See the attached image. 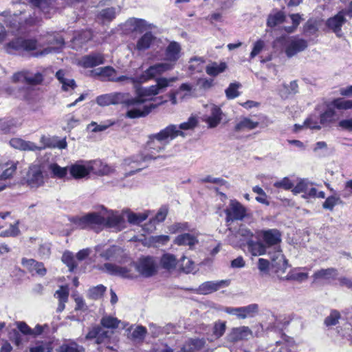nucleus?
I'll use <instances>...</instances> for the list:
<instances>
[{"label": "nucleus", "mask_w": 352, "mask_h": 352, "mask_svg": "<svg viewBox=\"0 0 352 352\" xmlns=\"http://www.w3.org/2000/svg\"><path fill=\"white\" fill-rule=\"evenodd\" d=\"M54 176H88L90 174L104 176L116 173L115 170L100 160H78L69 167H61L57 164H51L48 167Z\"/></svg>", "instance_id": "1"}, {"label": "nucleus", "mask_w": 352, "mask_h": 352, "mask_svg": "<svg viewBox=\"0 0 352 352\" xmlns=\"http://www.w3.org/2000/svg\"><path fill=\"white\" fill-rule=\"evenodd\" d=\"M112 96L113 105L122 104L129 109L126 116L131 119L144 117L156 107L153 104H144L141 97H132L129 93L114 92Z\"/></svg>", "instance_id": "2"}, {"label": "nucleus", "mask_w": 352, "mask_h": 352, "mask_svg": "<svg viewBox=\"0 0 352 352\" xmlns=\"http://www.w3.org/2000/svg\"><path fill=\"white\" fill-rule=\"evenodd\" d=\"M176 133L175 126H167L158 133L150 135L146 143L147 149L152 154L163 151L167 144L175 139Z\"/></svg>", "instance_id": "3"}, {"label": "nucleus", "mask_w": 352, "mask_h": 352, "mask_svg": "<svg viewBox=\"0 0 352 352\" xmlns=\"http://www.w3.org/2000/svg\"><path fill=\"white\" fill-rule=\"evenodd\" d=\"M105 208H102V214L90 212L81 217H75L72 219L74 225L79 229H95L104 225Z\"/></svg>", "instance_id": "4"}, {"label": "nucleus", "mask_w": 352, "mask_h": 352, "mask_svg": "<svg viewBox=\"0 0 352 352\" xmlns=\"http://www.w3.org/2000/svg\"><path fill=\"white\" fill-rule=\"evenodd\" d=\"M37 45V41L35 39L16 37L6 45L5 50L10 54L21 55L25 52L36 50Z\"/></svg>", "instance_id": "5"}, {"label": "nucleus", "mask_w": 352, "mask_h": 352, "mask_svg": "<svg viewBox=\"0 0 352 352\" xmlns=\"http://www.w3.org/2000/svg\"><path fill=\"white\" fill-rule=\"evenodd\" d=\"M133 265L138 273L145 278L153 276L157 269V261L151 256L140 257Z\"/></svg>", "instance_id": "6"}, {"label": "nucleus", "mask_w": 352, "mask_h": 352, "mask_svg": "<svg viewBox=\"0 0 352 352\" xmlns=\"http://www.w3.org/2000/svg\"><path fill=\"white\" fill-rule=\"evenodd\" d=\"M226 221H242L247 217V209L236 199L230 200L229 206L225 210Z\"/></svg>", "instance_id": "7"}, {"label": "nucleus", "mask_w": 352, "mask_h": 352, "mask_svg": "<svg viewBox=\"0 0 352 352\" xmlns=\"http://www.w3.org/2000/svg\"><path fill=\"white\" fill-rule=\"evenodd\" d=\"M173 65L170 63H157L149 66L138 77L140 83H144L147 80L154 78L166 71L171 70Z\"/></svg>", "instance_id": "8"}, {"label": "nucleus", "mask_w": 352, "mask_h": 352, "mask_svg": "<svg viewBox=\"0 0 352 352\" xmlns=\"http://www.w3.org/2000/svg\"><path fill=\"white\" fill-rule=\"evenodd\" d=\"M254 237L253 232L241 226L239 230L234 234L229 236V242L234 247H243L245 245H248Z\"/></svg>", "instance_id": "9"}, {"label": "nucleus", "mask_w": 352, "mask_h": 352, "mask_svg": "<svg viewBox=\"0 0 352 352\" xmlns=\"http://www.w3.org/2000/svg\"><path fill=\"white\" fill-rule=\"evenodd\" d=\"M231 280L229 279L217 281H206L201 283L197 289V293L199 295H208L221 289L230 286Z\"/></svg>", "instance_id": "10"}, {"label": "nucleus", "mask_w": 352, "mask_h": 352, "mask_svg": "<svg viewBox=\"0 0 352 352\" xmlns=\"http://www.w3.org/2000/svg\"><path fill=\"white\" fill-rule=\"evenodd\" d=\"M206 108L207 112L204 116L203 121L208 124L209 128H214L221 122L223 112L220 107L212 104L206 105Z\"/></svg>", "instance_id": "11"}, {"label": "nucleus", "mask_w": 352, "mask_h": 352, "mask_svg": "<svg viewBox=\"0 0 352 352\" xmlns=\"http://www.w3.org/2000/svg\"><path fill=\"white\" fill-rule=\"evenodd\" d=\"M182 48L180 43L176 41H171L166 47L164 52V59L165 63H170L174 67L176 63L182 57Z\"/></svg>", "instance_id": "12"}, {"label": "nucleus", "mask_w": 352, "mask_h": 352, "mask_svg": "<svg viewBox=\"0 0 352 352\" xmlns=\"http://www.w3.org/2000/svg\"><path fill=\"white\" fill-rule=\"evenodd\" d=\"M99 270L109 275L120 276L126 278H133L131 270L111 263H105L99 267Z\"/></svg>", "instance_id": "13"}, {"label": "nucleus", "mask_w": 352, "mask_h": 352, "mask_svg": "<svg viewBox=\"0 0 352 352\" xmlns=\"http://www.w3.org/2000/svg\"><path fill=\"white\" fill-rule=\"evenodd\" d=\"M252 336V331L248 326L233 327L226 336L228 342L236 343L243 340H247Z\"/></svg>", "instance_id": "14"}, {"label": "nucleus", "mask_w": 352, "mask_h": 352, "mask_svg": "<svg viewBox=\"0 0 352 352\" xmlns=\"http://www.w3.org/2000/svg\"><path fill=\"white\" fill-rule=\"evenodd\" d=\"M345 14L346 11L341 10L329 19H327L325 22L326 27L339 37L341 36V28L346 21Z\"/></svg>", "instance_id": "15"}, {"label": "nucleus", "mask_w": 352, "mask_h": 352, "mask_svg": "<svg viewBox=\"0 0 352 352\" xmlns=\"http://www.w3.org/2000/svg\"><path fill=\"white\" fill-rule=\"evenodd\" d=\"M294 195L303 193L302 197L305 199L312 198L316 195V187L307 179H301L292 188Z\"/></svg>", "instance_id": "16"}, {"label": "nucleus", "mask_w": 352, "mask_h": 352, "mask_svg": "<svg viewBox=\"0 0 352 352\" xmlns=\"http://www.w3.org/2000/svg\"><path fill=\"white\" fill-rule=\"evenodd\" d=\"M308 47L307 41L302 38H294L289 42L285 48V54L292 57L296 54L304 51Z\"/></svg>", "instance_id": "17"}, {"label": "nucleus", "mask_w": 352, "mask_h": 352, "mask_svg": "<svg viewBox=\"0 0 352 352\" xmlns=\"http://www.w3.org/2000/svg\"><path fill=\"white\" fill-rule=\"evenodd\" d=\"M125 26L133 32L142 34L151 29V25L146 23L144 19H137V18H131L125 23Z\"/></svg>", "instance_id": "18"}, {"label": "nucleus", "mask_w": 352, "mask_h": 352, "mask_svg": "<svg viewBox=\"0 0 352 352\" xmlns=\"http://www.w3.org/2000/svg\"><path fill=\"white\" fill-rule=\"evenodd\" d=\"M21 264L26 267L30 273L36 272L38 276H43L46 274V268L41 262H38L33 258H22Z\"/></svg>", "instance_id": "19"}, {"label": "nucleus", "mask_w": 352, "mask_h": 352, "mask_svg": "<svg viewBox=\"0 0 352 352\" xmlns=\"http://www.w3.org/2000/svg\"><path fill=\"white\" fill-rule=\"evenodd\" d=\"M199 124V119L195 116H190L186 122H184L179 125L169 124L176 128L175 138L178 136L186 137V133L184 131L193 130Z\"/></svg>", "instance_id": "20"}, {"label": "nucleus", "mask_w": 352, "mask_h": 352, "mask_svg": "<svg viewBox=\"0 0 352 352\" xmlns=\"http://www.w3.org/2000/svg\"><path fill=\"white\" fill-rule=\"evenodd\" d=\"M104 62V58L102 54L93 53L82 56L79 60V65L85 68L93 67Z\"/></svg>", "instance_id": "21"}, {"label": "nucleus", "mask_w": 352, "mask_h": 352, "mask_svg": "<svg viewBox=\"0 0 352 352\" xmlns=\"http://www.w3.org/2000/svg\"><path fill=\"white\" fill-rule=\"evenodd\" d=\"M261 236L267 247L276 245L281 241V234L280 232L276 229L263 230L261 232Z\"/></svg>", "instance_id": "22"}, {"label": "nucleus", "mask_w": 352, "mask_h": 352, "mask_svg": "<svg viewBox=\"0 0 352 352\" xmlns=\"http://www.w3.org/2000/svg\"><path fill=\"white\" fill-rule=\"evenodd\" d=\"M338 276V271L336 268H326L316 271L314 276V282L329 283L336 279Z\"/></svg>", "instance_id": "23"}, {"label": "nucleus", "mask_w": 352, "mask_h": 352, "mask_svg": "<svg viewBox=\"0 0 352 352\" xmlns=\"http://www.w3.org/2000/svg\"><path fill=\"white\" fill-rule=\"evenodd\" d=\"M92 38V32L90 30H83L78 32L74 38L72 39L70 47L75 50H79L82 48L84 44L91 40Z\"/></svg>", "instance_id": "24"}, {"label": "nucleus", "mask_w": 352, "mask_h": 352, "mask_svg": "<svg viewBox=\"0 0 352 352\" xmlns=\"http://www.w3.org/2000/svg\"><path fill=\"white\" fill-rule=\"evenodd\" d=\"M67 76V72L64 69H59L56 73V77L58 82L62 84V89L65 91L74 90L76 86L75 80L69 78Z\"/></svg>", "instance_id": "25"}, {"label": "nucleus", "mask_w": 352, "mask_h": 352, "mask_svg": "<svg viewBox=\"0 0 352 352\" xmlns=\"http://www.w3.org/2000/svg\"><path fill=\"white\" fill-rule=\"evenodd\" d=\"M269 254L271 259V265L276 270H280V269L284 270L287 267V261L279 248H276L274 252H269Z\"/></svg>", "instance_id": "26"}, {"label": "nucleus", "mask_w": 352, "mask_h": 352, "mask_svg": "<svg viewBox=\"0 0 352 352\" xmlns=\"http://www.w3.org/2000/svg\"><path fill=\"white\" fill-rule=\"evenodd\" d=\"M120 7H107L101 9L98 14V19L102 23H110L116 19V15L120 12Z\"/></svg>", "instance_id": "27"}, {"label": "nucleus", "mask_w": 352, "mask_h": 352, "mask_svg": "<svg viewBox=\"0 0 352 352\" xmlns=\"http://www.w3.org/2000/svg\"><path fill=\"white\" fill-rule=\"evenodd\" d=\"M168 214V208L166 206H162L155 217L151 219L148 224L144 225V230L148 232H152L155 229L156 223H159L165 220Z\"/></svg>", "instance_id": "28"}, {"label": "nucleus", "mask_w": 352, "mask_h": 352, "mask_svg": "<svg viewBox=\"0 0 352 352\" xmlns=\"http://www.w3.org/2000/svg\"><path fill=\"white\" fill-rule=\"evenodd\" d=\"M124 223V218L120 216L118 212H111V213L105 217V226L114 228L118 230H121L123 228Z\"/></svg>", "instance_id": "29"}, {"label": "nucleus", "mask_w": 352, "mask_h": 352, "mask_svg": "<svg viewBox=\"0 0 352 352\" xmlns=\"http://www.w3.org/2000/svg\"><path fill=\"white\" fill-rule=\"evenodd\" d=\"M93 72L94 75L99 76L101 80H107L108 82H114L117 74V71L111 66L99 67Z\"/></svg>", "instance_id": "30"}, {"label": "nucleus", "mask_w": 352, "mask_h": 352, "mask_svg": "<svg viewBox=\"0 0 352 352\" xmlns=\"http://www.w3.org/2000/svg\"><path fill=\"white\" fill-rule=\"evenodd\" d=\"M69 290L67 286H61L55 292L54 296L58 300L57 312H62L65 309V304L69 300Z\"/></svg>", "instance_id": "31"}, {"label": "nucleus", "mask_w": 352, "mask_h": 352, "mask_svg": "<svg viewBox=\"0 0 352 352\" xmlns=\"http://www.w3.org/2000/svg\"><path fill=\"white\" fill-rule=\"evenodd\" d=\"M154 39L155 37L151 32H145L138 39L135 50L139 52H143L148 50L151 47Z\"/></svg>", "instance_id": "32"}, {"label": "nucleus", "mask_w": 352, "mask_h": 352, "mask_svg": "<svg viewBox=\"0 0 352 352\" xmlns=\"http://www.w3.org/2000/svg\"><path fill=\"white\" fill-rule=\"evenodd\" d=\"M226 329V322L217 320L214 322L212 327V333L208 336V340L212 342L222 337Z\"/></svg>", "instance_id": "33"}, {"label": "nucleus", "mask_w": 352, "mask_h": 352, "mask_svg": "<svg viewBox=\"0 0 352 352\" xmlns=\"http://www.w3.org/2000/svg\"><path fill=\"white\" fill-rule=\"evenodd\" d=\"M120 324H122V328L126 327V324L122 322L118 318L111 315H104L100 319V324L104 328L107 329H116L119 327Z\"/></svg>", "instance_id": "34"}, {"label": "nucleus", "mask_w": 352, "mask_h": 352, "mask_svg": "<svg viewBox=\"0 0 352 352\" xmlns=\"http://www.w3.org/2000/svg\"><path fill=\"white\" fill-rule=\"evenodd\" d=\"M174 242L178 245H188L190 249H192L195 245L199 243V241L194 235L186 233L177 236Z\"/></svg>", "instance_id": "35"}, {"label": "nucleus", "mask_w": 352, "mask_h": 352, "mask_svg": "<svg viewBox=\"0 0 352 352\" xmlns=\"http://www.w3.org/2000/svg\"><path fill=\"white\" fill-rule=\"evenodd\" d=\"M204 339H190L179 352H197L204 347Z\"/></svg>", "instance_id": "36"}, {"label": "nucleus", "mask_w": 352, "mask_h": 352, "mask_svg": "<svg viewBox=\"0 0 352 352\" xmlns=\"http://www.w3.org/2000/svg\"><path fill=\"white\" fill-rule=\"evenodd\" d=\"M258 122L252 120L249 118H243L234 126L235 131H248L258 127Z\"/></svg>", "instance_id": "37"}, {"label": "nucleus", "mask_w": 352, "mask_h": 352, "mask_svg": "<svg viewBox=\"0 0 352 352\" xmlns=\"http://www.w3.org/2000/svg\"><path fill=\"white\" fill-rule=\"evenodd\" d=\"M43 80V74L40 72L35 73L31 72L30 70L25 69V83L36 86L40 85Z\"/></svg>", "instance_id": "38"}, {"label": "nucleus", "mask_w": 352, "mask_h": 352, "mask_svg": "<svg viewBox=\"0 0 352 352\" xmlns=\"http://www.w3.org/2000/svg\"><path fill=\"white\" fill-rule=\"evenodd\" d=\"M259 306L258 304H250L248 306L239 307V318H246L248 317H254L258 314Z\"/></svg>", "instance_id": "39"}, {"label": "nucleus", "mask_w": 352, "mask_h": 352, "mask_svg": "<svg viewBox=\"0 0 352 352\" xmlns=\"http://www.w3.org/2000/svg\"><path fill=\"white\" fill-rule=\"evenodd\" d=\"M55 0H30L33 6L38 8L45 15L50 13Z\"/></svg>", "instance_id": "40"}, {"label": "nucleus", "mask_w": 352, "mask_h": 352, "mask_svg": "<svg viewBox=\"0 0 352 352\" xmlns=\"http://www.w3.org/2000/svg\"><path fill=\"white\" fill-rule=\"evenodd\" d=\"M285 19V16L282 11H278L274 14H270L267 16V26L269 28H274L283 23Z\"/></svg>", "instance_id": "41"}, {"label": "nucleus", "mask_w": 352, "mask_h": 352, "mask_svg": "<svg viewBox=\"0 0 352 352\" xmlns=\"http://www.w3.org/2000/svg\"><path fill=\"white\" fill-rule=\"evenodd\" d=\"M56 43L58 45V47H48L43 50L41 51L40 52H36L33 54L34 56H41L46 54H48L50 53L55 52L58 53L60 51L61 48L65 45V41L64 38L61 36H59L56 38Z\"/></svg>", "instance_id": "42"}, {"label": "nucleus", "mask_w": 352, "mask_h": 352, "mask_svg": "<svg viewBox=\"0 0 352 352\" xmlns=\"http://www.w3.org/2000/svg\"><path fill=\"white\" fill-rule=\"evenodd\" d=\"M160 263L164 269H174L177 265L176 257L169 253H166L162 255L160 259Z\"/></svg>", "instance_id": "43"}, {"label": "nucleus", "mask_w": 352, "mask_h": 352, "mask_svg": "<svg viewBox=\"0 0 352 352\" xmlns=\"http://www.w3.org/2000/svg\"><path fill=\"white\" fill-rule=\"evenodd\" d=\"M226 68V64L225 63H217L214 62L206 66V72L210 76H215L223 72Z\"/></svg>", "instance_id": "44"}, {"label": "nucleus", "mask_w": 352, "mask_h": 352, "mask_svg": "<svg viewBox=\"0 0 352 352\" xmlns=\"http://www.w3.org/2000/svg\"><path fill=\"white\" fill-rule=\"evenodd\" d=\"M25 179V177H23ZM50 177H26L25 182L28 186L32 188H36L39 186H43L45 183H50L49 179Z\"/></svg>", "instance_id": "45"}, {"label": "nucleus", "mask_w": 352, "mask_h": 352, "mask_svg": "<svg viewBox=\"0 0 352 352\" xmlns=\"http://www.w3.org/2000/svg\"><path fill=\"white\" fill-rule=\"evenodd\" d=\"M52 344L48 342H36L29 349L30 352H52Z\"/></svg>", "instance_id": "46"}, {"label": "nucleus", "mask_w": 352, "mask_h": 352, "mask_svg": "<svg viewBox=\"0 0 352 352\" xmlns=\"http://www.w3.org/2000/svg\"><path fill=\"white\" fill-rule=\"evenodd\" d=\"M249 250L254 256L261 255L266 252V247L262 243L253 240L248 245Z\"/></svg>", "instance_id": "47"}, {"label": "nucleus", "mask_w": 352, "mask_h": 352, "mask_svg": "<svg viewBox=\"0 0 352 352\" xmlns=\"http://www.w3.org/2000/svg\"><path fill=\"white\" fill-rule=\"evenodd\" d=\"M336 112L331 107L327 109L320 115V124L326 125L335 120Z\"/></svg>", "instance_id": "48"}, {"label": "nucleus", "mask_w": 352, "mask_h": 352, "mask_svg": "<svg viewBox=\"0 0 352 352\" xmlns=\"http://www.w3.org/2000/svg\"><path fill=\"white\" fill-rule=\"evenodd\" d=\"M331 104L334 108L339 110H347L352 109V100H345L342 98L333 100Z\"/></svg>", "instance_id": "49"}, {"label": "nucleus", "mask_w": 352, "mask_h": 352, "mask_svg": "<svg viewBox=\"0 0 352 352\" xmlns=\"http://www.w3.org/2000/svg\"><path fill=\"white\" fill-rule=\"evenodd\" d=\"M309 278L307 272H300V271H292L289 272L285 277L287 280H294L298 283H302Z\"/></svg>", "instance_id": "50"}, {"label": "nucleus", "mask_w": 352, "mask_h": 352, "mask_svg": "<svg viewBox=\"0 0 352 352\" xmlns=\"http://www.w3.org/2000/svg\"><path fill=\"white\" fill-rule=\"evenodd\" d=\"M19 162H8L5 164H0V171L3 170L1 176H13L17 169Z\"/></svg>", "instance_id": "51"}, {"label": "nucleus", "mask_w": 352, "mask_h": 352, "mask_svg": "<svg viewBox=\"0 0 352 352\" xmlns=\"http://www.w3.org/2000/svg\"><path fill=\"white\" fill-rule=\"evenodd\" d=\"M240 87L241 84L239 82H231L225 91L227 98L233 100L239 96L240 94L238 89Z\"/></svg>", "instance_id": "52"}, {"label": "nucleus", "mask_w": 352, "mask_h": 352, "mask_svg": "<svg viewBox=\"0 0 352 352\" xmlns=\"http://www.w3.org/2000/svg\"><path fill=\"white\" fill-rule=\"evenodd\" d=\"M146 332L147 330L145 327L142 325H138L136 326V328L131 333V340L133 341L142 342L144 339Z\"/></svg>", "instance_id": "53"}, {"label": "nucleus", "mask_w": 352, "mask_h": 352, "mask_svg": "<svg viewBox=\"0 0 352 352\" xmlns=\"http://www.w3.org/2000/svg\"><path fill=\"white\" fill-rule=\"evenodd\" d=\"M49 148H58L60 150L66 149L67 148L66 138H60L58 136L52 137Z\"/></svg>", "instance_id": "54"}, {"label": "nucleus", "mask_w": 352, "mask_h": 352, "mask_svg": "<svg viewBox=\"0 0 352 352\" xmlns=\"http://www.w3.org/2000/svg\"><path fill=\"white\" fill-rule=\"evenodd\" d=\"M160 91H159L156 84L155 85H150L148 87L144 88L142 90L141 94L137 97H141L142 100H144V104L146 103V99L144 97H151L159 94Z\"/></svg>", "instance_id": "55"}, {"label": "nucleus", "mask_w": 352, "mask_h": 352, "mask_svg": "<svg viewBox=\"0 0 352 352\" xmlns=\"http://www.w3.org/2000/svg\"><path fill=\"white\" fill-rule=\"evenodd\" d=\"M340 318V314L337 310H331L329 315L327 316L324 320V324L327 327L336 325L339 319Z\"/></svg>", "instance_id": "56"}, {"label": "nucleus", "mask_w": 352, "mask_h": 352, "mask_svg": "<svg viewBox=\"0 0 352 352\" xmlns=\"http://www.w3.org/2000/svg\"><path fill=\"white\" fill-rule=\"evenodd\" d=\"M148 217L147 213H133L128 214V221L131 224L139 225Z\"/></svg>", "instance_id": "57"}, {"label": "nucleus", "mask_w": 352, "mask_h": 352, "mask_svg": "<svg viewBox=\"0 0 352 352\" xmlns=\"http://www.w3.org/2000/svg\"><path fill=\"white\" fill-rule=\"evenodd\" d=\"M113 82H118L122 85H126V83L137 85V83H140L139 81V77H133L127 75H122L118 76L117 74L116 75V79H114Z\"/></svg>", "instance_id": "58"}, {"label": "nucleus", "mask_w": 352, "mask_h": 352, "mask_svg": "<svg viewBox=\"0 0 352 352\" xmlns=\"http://www.w3.org/2000/svg\"><path fill=\"white\" fill-rule=\"evenodd\" d=\"M96 103L101 107L113 104L112 93L99 96L96 99Z\"/></svg>", "instance_id": "59"}, {"label": "nucleus", "mask_w": 352, "mask_h": 352, "mask_svg": "<svg viewBox=\"0 0 352 352\" xmlns=\"http://www.w3.org/2000/svg\"><path fill=\"white\" fill-rule=\"evenodd\" d=\"M120 251V248L117 246H111L109 248L107 249L102 253H100V256L104 258L106 260L113 259L116 257V254Z\"/></svg>", "instance_id": "60"}, {"label": "nucleus", "mask_w": 352, "mask_h": 352, "mask_svg": "<svg viewBox=\"0 0 352 352\" xmlns=\"http://www.w3.org/2000/svg\"><path fill=\"white\" fill-rule=\"evenodd\" d=\"M63 261L69 267V270L72 272L76 267L74 256L69 252H65L62 257Z\"/></svg>", "instance_id": "61"}, {"label": "nucleus", "mask_w": 352, "mask_h": 352, "mask_svg": "<svg viewBox=\"0 0 352 352\" xmlns=\"http://www.w3.org/2000/svg\"><path fill=\"white\" fill-rule=\"evenodd\" d=\"M105 290L106 287L103 285H98L89 289V295L93 299H98L102 296Z\"/></svg>", "instance_id": "62"}, {"label": "nucleus", "mask_w": 352, "mask_h": 352, "mask_svg": "<svg viewBox=\"0 0 352 352\" xmlns=\"http://www.w3.org/2000/svg\"><path fill=\"white\" fill-rule=\"evenodd\" d=\"M78 345L75 342H70L69 344H63L61 345L58 352H79Z\"/></svg>", "instance_id": "63"}, {"label": "nucleus", "mask_w": 352, "mask_h": 352, "mask_svg": "<svg viewBox=\"0 0 352 352\" xmlns=\"http://www.w3.org/2000/svg\"><path fill=\"white\" fill-rule=\"evenodd\" d=\"M264 47H265V43L263 41H262V40L257 41L254 44L253 50H252V52L250 53V58L252 59V58H255L262 51V50L264 48Z\"/></svg>", "instance_id": "64"}]
</instances>
